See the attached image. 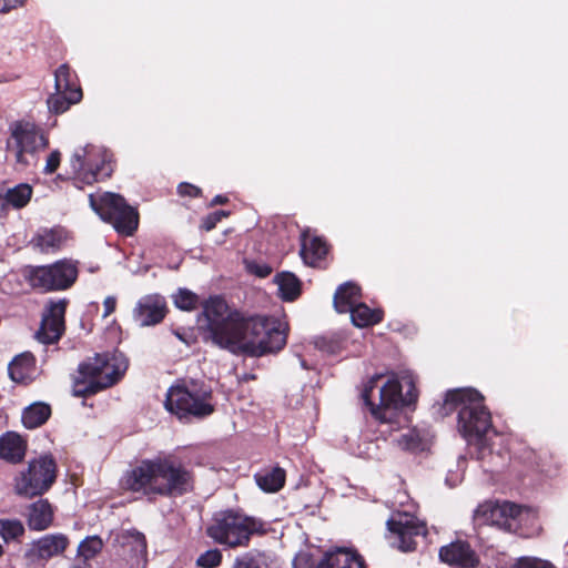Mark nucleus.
<instances>
[{"instance_id": "f257e3e1", "label": "nucleus", "mask_w": 568, "mask_h": 568, "mask_svg": "<svg viewBox=\"0 0 568 568\" xmlns=\"http://www.w3.org/2000/svg\"><path fill=\"white\" fill-rule=\"evenodd\" d=\"M207 338L213 344L233 353L252 355L248 345L257 339L261 317L244 318L232 311L222 298H211L204 305Z\"/></svg>"}, {"instance_id": "f03ea898", "label": "nucleus", "mask_w": 568, "mask_h": 568, "mask_svg": "<svg viewBox=\"0 0 568 568\" xmlns=\"http://www.w3.org/2000/svg\"><path fill=\"white\" fill-rule=\"evenodd\" d=\"M123 485L144 495L176 496L191 489L192 477L170 458L156 457L141 460L126 471Z\"/></svg>"}, {"instance_id": "7ed1b4c3", "label": "nucleus", "mask_w": 568, "mask_h": 568, "mask_svg": "<svg viewBox=\"0 0 568 568\" xmlns=\"http://www.w3.org/2000/svg\"><path fill=\"white\" fill-rule=\"evenodd\" d=\"M128 368L122 354L97 355L79 366L74 376L73 394L87 396L112 386Z\"/></svg>"}, {"instance_id": "20e7f679", "label": "nucleus", "mask_w": 568, "mask_h": 568, "mask_svg": "<svg viewBox=\"0 0 568 568\" xmlns=\"http://www.w3.org/2000/svg\"><path fill=\"white\" fill-rule=\"evenodd\" d=\"M377 378L379 377L372 379L363 393L365 403L377 419L390 422L398 409L416 402L417 393L414 381L410 376H404L402 382L390 377L379 390L378 404L373 403L371 396Z\"/></svg>"}, {"instance_id": "39448f33", "label": "nucleus", "mask_w": 568, "mask_h": 568, "mask_svg": "<svg viewBox=\"0 0 568 568\" xmlns=\"http://www.w3.org/2000/svg\"><path fill=\"white\" fill-rule=\"evenodd\" d=\"M264 524L254 517L234 511H223L207 527V535L230 548L246 547L253 535H263Z\"/></svg>"}, {"instance_id": "423d86ee", "label": "nucleus", "mask_w": 568, "mask_h": 568, "mask_svg": "<svg viewBox=\"0 0 568 568\" xmlns=\"http://www.w3.org/2000/svg\"><path fill=\"white\" fill-rule=\"evenodd\" d=\"M445 405L460 406L458 427L467 438H479L491 426L490 414L483 405V396L475 389H456L447 393Z\"/></svg>"}, {"instance_id": "0eeeda50", "label": "nucleus", "mask_w": 568, "mask_h": 568, "mask_svg": "<svg viewBox=\"0 0 568 568\" xmlns=\"http://www.w3.org/2000/svg\"><path fill=\"white\" fill-rule=\"evenodd\" d=\"M57 465L50 456H41L29 463L28 469L14 479V493L24 498L44 494L54 483Z\"/></svg>"}, {"instance_id": "6e6552de", "label": "nucleus", "mask_w": 568, "mask_h": 568, "mask_svg": "<svg viewBox=\"0 0 568 568\" xmlns=\"http://www.w3.org/2000/svg\"><path fill=\"white\" fill-rule=\"evenodd\" d=\"M23 277L33 288L43 292L61 291L75 282L78 270L71 262L60 261L51 265L27 266Z\"/></svg>"}, {"instance_id": "1a4fd4ad", "label": "nucleus", "mask_w": 568, "mask_h": 568, "mask_svg": "<svg viewBox=\"0 0 568 568\" xmlns=\"http://www.w3.org/2000/svg\"><path fill=\"white\" fill-rule=\"evenodd\" d=\"M91 207L100 217L113 225L122 234L131 235L138 227L139 215L124 199L114 193H105L99 200L90 195Z\"/></svg>"}, {"instance_id": "9d476101", "label": "nucleus", "mask_w": 568, "mask_h": 568, "mask_svg": "<svg viewBox=\"0 0 568 568\" xmlns=\"http://www.w3.org/2000/svg\"><path fill=\"white\" fill-rule=\"evenodd\" d=\"M47 145L48 140L34 123L17 121L10 125L7 150L14 154L17 163L28 165L30 159Z\"/></svg>"}, {"instance_id": "9b49d317", "label": "nucleus", "mask_w": 568, "mask_h": 568, "mask_svg": "<svg viewBox=\"0 0 568 568\" xmlns=\"http://www.w3.org/2000/svg\"><path fill=\"white\" fill-rule=\"evenodd\" d=\"M209 393L197 394L186 386L174 385L170 387L164 402L165 408L180 419L190 416L202 418L211 415L214 407L209 403Z\"/></svg>"}, {"instance_id": "f8f14e48", "label": "nucleus", "mask_w": 568, "mask_h": 568, "mask_svg": "<svg viewBox=\"0 0 568 568\" xmlns=\"http://www.w3.org/2000/svg\"><path fill=\"white\" fill-rule=\"evenodd\" d=\"M524 515H528V510H524L511 503H485L476 509L475 519L479 524L513 530L514 520Z\"/></svg>"}, {"instance_id": "ddd939ff", "label": "nucleus", "mask_w": 568, "mask_h": 568, "mask_svg": "<svg viewBox=\"0 0 568 568\" xmlns=\"http://www.w3.org/2000/svg\"><path fill=\"white\" fill-rule=\"evenodd\" d=\"M286 343V326L276 318L261 317L257 339L250 343L253 356L281 349Z\"/></svg>"}, {"instance_id": "4468645a", "label": "nucleus", "mask_w": 568, "mask_h": 568, "mask_svg": "<svg viewBox=\"0 0 568 568\" xmlns=\"http://www.w3.org/2000/svg\"><path fill=\"white\" fill-rule=\"evenodd\" d=\"M65 308V300L50 302L47 305L42 315L41 325L36 333V338L40 343L53 344L60 339L64 332Z\"/></svg>"}, {"instance_id": "2eb2a0df", "label": "nucleus", "mask_w": 568, "mask_h": 568, "mask_svg": "<svg viewBox=\"0 0 568 568\" xmlns=\"http://www.w3.org/2000/svg\"><path fill=\"white\" fill-rule=\"evenodd\" d=\"M82 91L80 88H72L70 84V70L61 65L55 71V93L48 99V106L54 113L65 112L71 104L80 102Z\"/></svg>"}, {"instance_id": "dca6fc26", "label": "nucleus", "mask_w": 568, "mask_h": 568, "mask_svg": "<svg viewBox=\"0 0 568 568\" xmlns=\"http://www.w3.org/2000/svg\"><path fill=\"white\" fill-rule=\"evenodd\" d=\"M387 524L390 532L398 539V548L403 551L415 549V538L426 534L425 525L406 514L393 517Z\"/></svg>"}, {"instance_id": "f3484780", "label": "nucleus", "mask_w": 568, "mask_h": 568, "mask_svg": "<svg viewBox=\"0 0 568 568\" xmlns=\"http://www.w3.org/2000/svg\"><path fill=\"white\" fill-rule=\"evenodd\" d=\"M165 314V300L158 294L142 297L133 311V317L141 326L155 325L164 318Z\"/></svg>"}, {"instance_id": "a211bd4d", "label": "nucleus", "mask_w": 568, "mask_h": 568, "mask_svg": "<svg viewBox=\"0 0 568 568\" xmlns=\"http://www.w3.org/2000/svg\"><path fill=\"white\" fill-rule=\"evenodd\" d=\"M439 557L443 562L460 568H474L478 564L475 551L464 541H455L442 547Z\"/></svg>"}, {"instance_id": "6ab92c4d", "label": "nucleus", "mask_w": 568, "mask_h": 568, "mask_svg": "<svg viewBox=\"0 0 568 568\" xmlns=\"http://www.w3.org/2000/svg\"><path fill=\"white\" fill-rule=\"evenodd\" d=\"M68 545L69 539L62 534L47 535L30 545L27 557L48 560L61 555Z\"/></svg>"}, {"instance_id": "aec40b11", "label": "nucleus", "mask_w": 568, "mask_h": 568, "mask_svg": "<svg viewBox=\"0 0 568 568\" xmlns=\"http://www.w3.org/2000/svg\"><path fill=\"white\" fill-rule=\"evenodd\" d=\"M326 253L327 246L321 237L312 235L308 229L302 232L300 254L305 264L315 266L316 263L326 255Z\"/></svg>"}, {"instance_id": "412c9836", "label": "nucleus", "mask_w": 568, "mask_h": 568, "mask_svg": "<svg viewBox=\"0 0 568 568\" xmlns=\"http://www.w3.org/2000/svg\"><path fill=\"white\" fill-rule=\"evenodd\" d=\"M317 568H364L362 558L354 551L339 548L327 552Z\"/></svg>"}, {"instance_id": "4be33fe9", "label": "nucleus", "mask_w": 568, "mask_h": 568, "mask_svg": "<svg viewBox=\"0 0 568 568\" xmlns=\"http://www.w3.org/2000/svg\"><path fill=\"white\" fill-rule=\"evenodd\" d=\"M53 509L48 500L40 499L29 507L28 526L32 530L41 531L51 526Z\"/></svg>"}, {"instance_id": "5701e85b", "label": "nucleus", "mask_w": 568, "mask_h": 568, "mask_svg": "<svg viewBox=\"0 0 568 568\" xmlns=\"http://www.w3.org/2000/svg\"><path fill=\"white\" fill-rule=\"evenodd\" d=\"M26 454V443L17 433H6L0 437V458L18 463Z\"/></svg>"}, {"instance_id": "b1692460", "label": "nucleus", "mask_w": 568, "mask_h": 568, "mask_svg": "<svg viewBox=\"0 0 568 568\" xmlns=\"http://www.w3.org/2000/svg\"><path fill=\"white\" fill-rule=\"evenodd\" d=\"M34 373V358L30 353L18 355L9 365V375L18 383H26L33 377Z\"/></svg>"}, {"instance_id": "393cba45", "label": "nucleus", "mask_w": 568, "mask_h": 568, "mask_svg": "<svg viewBox=\"0 0 568 568\" xmlns=\"http://www.w3.org/2000/svg\"><path fill=\"white\" fill-rule=\"evenodd\" d=\"M359 288L352 283L341 285L334 295V307L338 313H346L357 305Z\"/></svg>"}, {"instance_id": "a878e982", "label": "nucleus", "mask_w": 568, "mask_h": 568, "mask_svg": "<svg viewBox=\"0 0 568 568\" xmlns=\"http://www.w3.org/2000/svg\"><path fill=\"white\" fill-rule=\"evenodd\" d=\"M348 312L351 313L353 324L357 327H367L382 321V312L379 310H372L362 303H358Z\"/></svg>"}, {"instance_id": "bb28decb", "label": "nucleus", "mask_w": 568, "mask_h": 568, "mask_svg": "<svg viewBox=\"0 0 568 568\" xmlns=\"http://www.w3.org/2000/svg\"><path fill=\"white\" fill-rule=\"evenodd\" d=\"M274 281L278 286L282 298L293 301L300 294V281L294 274L283 272L276 275Z\"/></svg>"}, {"instance_id": "cd10ccee", "label": "nucleus", "mask_w": 568, "mask_h": 568, "mask_svg": "<svg viewBox=\"0 0 568 568\" xmlns=\"http://www.w3.org/2000/svg\"><path fill=\"white\" fill-rule=\"evenodd\" d=\"M51 409L45 404H33L22 415V423L28 428L41 426L50 416Z\"/></svg>"}, {"instance_id": "c85d7f7f", "label": "nucleus", "mask_w": 568, "mask_h": 568, "mask_svg": "<svg viewBox=\"0 0 568 568\" xmlns=\"http://www.w3.org/2000/svg\"><path fill=\"white\" fill-rule=\"evenodd\" d=\"M399 444L409 450L417 452L424 450L430 444L429 435L424 430L412 429L406 434H403Z\"/></svg>"}, {"instance_id": "c756f323", "label": "nucleus", "mask_w": 568, "mask_h": 568, "mask_svg": "<svg viewBox=\"0 0 568 568\" xmlns=\"http://www.w3.org/2000/svg\"><path fill=\"white\" fill-rule=\"evenodd\" d=\"M32 195V187L29 184H19L12 189H9L4 195V200L8 204L16 209L26 206Z\"/></svg>"}, {"instance_id": "7c9ffc66", "label": "nucleus", "mask_w": 568, "mask_h": 568, "mask_svg": "<svg viewBox=\"0 0 568 568\" xmlns=\"http://www.w3.org/2000/svg\"><path fill=\"white\" fill-rule=\"evenodd\" d=\"M285 481V473L281 468H275L266 475L256 476L257 485L265 491L274 493L281 489Z\"/></svg>"}, {"instance_id": "2f4dec72", "label": "nucleus", "mask_w": 568, "mask_h": 568, "mask_svg": "<svg viewBox=\"0 0 568 568\" xmlns=\"http://www.w3.org/2000/svg\"><path fill=\"white\" fill-rule=\"evenodd\" d=\"M103 548V541L98 536H90L82 540L78 547V557L84 561L93 559Z\"/></svg>"}, {"instance_id": "473e14b6", "label": "nucleus", "mask_w": 568, "mask_h": 568, "mask_svg": "<svg viewBox=\"0 0 568 568\" xmlns=\"http://www.w3.org/2000/svg\"><path fill=\"white\" fill-rule=\"evenodd\" d=\"M24 532L22 523L18 519H0V536L8 542L17 539Z\"/></svg>"}, {"instance_id": "72a5a7b5", "label": "nucleus", "mask_w": 568, "mask_h": 568, "mask_svg": "<svg viewBox=\"0 0 568 568\" xmlns=\"http://www.w3.org/2000/svg\"><path fill=\"white\" fill-rule=\"evenodd\" d=\"M122 545L131 546L135 555L144 556L146 554L145 537L139 531H126L122 536Z\"/></svg>"}, {"instance_id": "f704fd0d", "label": "nucleus", "mask_w": 568, "mask_h": 568, "mask_svg": "<svg viewBox=\"0 0 568 568\" xmlns=\"http://www.w3.org/2000/svg\"><path fill=\"white\" fill-rule=\"evenodd\" d=\"M174 304L182 311H192L199 303L197 296L189 290L182 288L173 296Z\"/></svg>"}, {"instance_id": "c9c22d12", "label": "nucleus", "mask_w": 568, "mask_h": 568, "mask_svg": "<svg viewBox=\"0 0 568 568\" xmlns=\"http://www.w3.org/2000/svg\"><path fill=\"white\" fill-rule=\"evenodd\" d=\"M60 236L54 232H44L43 234L38 235L33 242L37 247H39L42 252H47L50 248L58 247L60 244Z\"/></svg>"}, {"instance_id": "e433bc0d", "label": "nucleus", "mask_w": 568, "mask_h": 568, "mask_svg": "<svg viewBox=\"0 0 568 568\" xmlns=\"http://www.w3.org/2000/svg\"><path fill=\"white\" fill-rule=\"evenodd\" d=\"M222 554L219 549H211L202 554L196 564L202 568H215L221 564Z\"/></svg>"}, {"instance_id": "4c0bfd02", "label": "nucleus", "mask_w": 568, "mask_h": 568, "mask_svg": "<svg viewBox=\"0 0 568 568\" xmlns=\"http://www.w3.org/2000/svg\"><path fill=\"white\" fill-rule=\"evenodd\" d=\"M245 268L258 277H266L272 273L270 265L256 261H245Z\"/></svg>"}, {"instance_id": "58836bf2", "label": "nucleus", "mask_w": 568, "mask_h": 568, "mask_svg": "<svg viewBox=\"0 0 568 568\" xmlns=\"http://www.w3.org/2000/svg\"><path fill=\"white\" fill-rule=\"evenodd\" d=\"M260 555H253L251 552L244 554L235 560L234 568H261L258 564Z\"/></svg>"}, {"instance_id": "ea45409f", "label": "nucleus", "mask_w": 568, "mask_h": 568, "mask_svg": "<svg viewBox=\"0 0 568 568\" xmlns=\"http://www.w3.org/2000/svg\"><path fill=\"white\" fill-rule=\"evenodd\" d=\"M517 568H554L549 562L537 558H523L518 561Z\"/></svg>"}, {"instance_id": "a19ab883", "label": "nucleus", "mask_w": 568, "mask_h": 568, "mask_svg": "<svg viewBox=\"0 0 568 568\" xmlns=\"http://www.w3.org/2000/svg\"><path fill=\"white\" fill-rule=\"evenodd\" d=\"M60 160L61 153L59 151L51 152L47 159L44 172L48 174L53 173L58 169Z\"/></svg>"}, {"instance_id": "79ce46f5", "label": "nucleus", "mask_w": 568, "mask_h": 568, "mask_svg": "<svg viewBox=\"0 0 568 568\" xmlns=\"http://www.w3.org/2000/svg\"><path fill=\"white\" fill-rule=\"evenodd\" d=\"M229 215L227 212L225 211H216L214 213H212L211 215H209L205 221H204V229L206 231H210L212 230L217 222H220L223 217H226Z\"/></svg>"}, {"instance_id": "37998d69", "label": "nucleus", "mask_w": 568, "mask_h": 568, "mask_svg": "<svg viewBox=\"0 0 568 568\" xmlns=\"http://www.w3.org/2000/svg\"><path fill=\"white\" fill-rule=\"evenodd\" d=\"M84 153V150L82 152H75L71 158V165L75 173L85 170V162L83 160Z\"/></svg>"}, {"instance_id": "c03bdc74", "label": "nucleus", "mask_w": 568, "mask_h": 568, "mask_svg": "<svg viewBox=\"0 0 568 568\" xmlns=\"http://www.w3.org/2000/svg\"><path fill=\"white\" fill-rule=\"evenodd\" d=\"M27 0H4L2 7L0 8L1 13H8L11 10L23 7Z\"/></svg>"}, {"instance_id": "a18cd8bd", "label": "nucleus", "mask_w": 568, "mask_h": 568, "mask_svg": "<svg viewBox=\"0 0 568 568\" xmlns=\"http://www.w3.org/2000/svg\"><path fill=\"white\" fill-rule=\"evenodd\" d=\"M179 193L181 195H187V196H196L199 193H200V190L192 185V184H189V183H181L179 185Z\"/></svg>"}, {"instance_id": "49530a36", "label": "nucleus", "mask_w": 568, "mask_h": 568, "mask_svg": "<svg viewBox=\"0 0 568 568\" xmlns=\"http://www.w3.org/2000/svg\"><path fill=\"white\" fill-rule=\"evenodd\" d=\"M115 307H116V298L114 296H108L103 301L104 312H103L102 316L108 317L110 314H112L115 311Z\"/></svg>"}, {"instance_id": "de8ad7c7", "label": "nucleus", "mask_w": 568, "mask_h": 568, "mask_svg": "<svg viewBox=\"0 0 568 568\" xmlns=\"http://www.w3.org/2000/svg\"><path fill=\"white\" fill-rule=\"evenodd\" d=\"M91 176H89L87 173H84V176L83 179L87 180L89 183H91L92 181H95L97 180V172H91L90 173Z\"/></svg>"}, {"instance_id": "09e8293b", "label": "nucleus", "mask_w": 568, "mask_h": 568, "mask_svg": "<svg viewBox=\"0 0 568 568\" xmlns=\"http://www.w3.org/2000/svg\"><path fill=\"white\" fill-rule=\"evenodd\" d=\"M225 201H226V200H225V199H223L222 196H216V197L214 199V201H213V202H214L215 204H223V203H225Z\"/></svg>"}, {"instance_id": "8fccbe9b", "label": "nucleus", "mask_w": 568, "mask_h": 568, "mask_svg": "<svg viewBox=\"0 0 568 568\" xmlns=\"http://www.w3.org/2000/svg\"><path fill=\"white\" fill-rule=\"evenodd\" d=\"M304 560H306V557H305V556H300V557H297V558H296V560H295V566H296L300 561H304Z\"/></svg>"}, {"instance_id": "3c124183", "label": "nucleus", "mask_w": 568, "mask_h": 568, "mask_svg": "<svg viewBox=\"0 0 568 568\" xmlns=\"http://www.w3.org/2000/svg\"><path fill=\"white\" fill-rule=\"evenodd\" d=\"M2 554H3V548H2V546L0 545V557L2 556Z\"/></svg>"}]
</instances>
